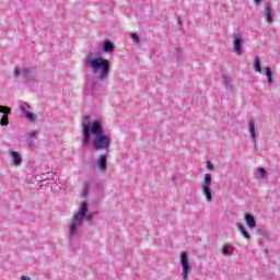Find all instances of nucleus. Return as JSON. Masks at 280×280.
I'll use <instances>...</instances> for the list:
<instances>
[{"mask_svg":"<svg viewBox=\"0 0 280 280\" xmlns=\"http://www.w3.org/2000/svg\"><path fill=\"white\" fill-rule=\"evenodd\" d=\"M24 117L31 121L32 124H34V121H36V115H34V113L27 110L24 113Z\"/></svg>","mask_w":280,"mask_h":280,"instance_id":"obj_18","label":"nucleus"},{"mask_svg":"<svg viewBox=\"0 0 280 280\" xmlns=\"http://www.w3.org/2000/svg\"><path fill=\"white\" fill-rule=\"evenodd\" d=\"M22 280H32V279L27 276H22Z\"/></svg>","mask_w":280,"mask_h":280,"instance_id":"obj_31","label":"nucleus"},{"mask_svg":"<svg viewBox=\"0 0 280 280\" xmlns=\"http://www.w3.org/2000/svg\"><path fill=\"white\" fill-rule=\"evenodd\" d=\"M85 67H91L93 69L94 73L100 72V80H106L108 78V71H110V63H108V60L98 57V58H93L86 57L85 58Z\"/></svg>","mask_w":280,"mask_h":280,"instance_id":"obj_3","label":"nucleus"},{"mask_svg":"<svg viewBox=\"0 0 280 280\" xmlns=\"http://www.w3.org/2000/svg\"><path fill=\"white\" fill-rule=\"evenodd\" d=\"M89 202L83 201L79 211L73 215L69 224V238L73 240L80 233V229H82V224H84V220L91 222L93 220V215L89 214Z\"/></svg>","mask_w":280,"mask_h":280,"instance_id":"obj_2","label":"nucleus"},{"mask_svg":"<svg viewBox=\"0 0 280 280\" xmlns=\"http://www.w3.org/2000/svg\"><path fill=\"white\" fill-rule=\"evenodd\" d=\"M36 137H38V133L36 131H31L28 135V138H31V139H34Z\"/></svg>","mask_w":280,"mask_h":280,"instance_id":"obj_27","label":"nucleus"},{"mask_svg":"<svg viewBox=\"0 0 280 280\" xmlns=\"http://www.w3.org/2000/svg\"><path fill=\"white\" fill-rule=\"evenodd\" d=\"M258 174L260 175V178H266V174H267L266 168L259 167Z\"/></svg>","mask_w":280,"mask_h":280,"instance_id":"obj_24","label":"nucleus"},{"mask_svg":"<svg viewBox=\"0 0 280 280\" xmlns=\"http://www.w3.org/2000/svg\"><path fill=\"white\" fill-rule=\"evenodd\" d=\"M229 253H233V246L231 244H225L222 248V255H224V257H226V255H229Z\"/></svg>","mask_w":280,"mask_h":280,"instance_id":"obj_19","label":"nucleus"},{"mask_svg":"<svg viewBox=\"0 0 280 280\" xmlns=\"http://www.w3.org/2000/svg\"><path fill=\"white\" fill-rule=\"evenodd\" d=\"M19 75H22V71L19 70V68H15V69H14V77H15V78H19Z\"/></svg>","mask_w":280,"mask_h":280,"instance_id":"obj_26","label":"nucleus"},{"mask_svg":"<svg viewBox=\"0 0 280 280\" xmlns=\"http://www.w3.org/2000/svg\"><path fill=\"white\" fill-rule=\"evenodd\" d=\"M245 222L249 229H255V226H257V221H255V217L253 214H246Z\"/></svg>","mask_w":280,"mask_h":280,"instance_id":"obj_10","label":"nucleus"},{"mask_svg":"<svg viewBox=\"0 0 280 280\" xmlns=\"http://www.w3.org/2000/svg\"><path fill=\"white\" fill-rule=\"evenodd\" d=\"M12 164L15 167H21V165H23V158L21 156V153L19 151H10L9 152Z\"/></svg>","mask_w":280,"mask_h":280,"instance_id":"obj_6","label":"nucleus"},{"mask_svg":"<svg viewBox=\"0 0 280 280\" xmlns=\"http://www.w3.org/2000/svg\"><path fill=\"white\" fill-rule=\"evenodd\" d=\"M255 5H259L261 3V0H254Z\"/></svg>","mask_w":280,"mask_h":280,"instance_id":"obj_30","label":"nucleus"},{"mask_svg":"<svg viewBox=\"0 0 280 280\" xmlns=\"http://www.w3.org/2000/svg\"><path fill=\"white\" fill-rule=\"evenodd\" d=\"M22 78H24V80H31V78H34V72L30 69H23Z\"/></svg>","mask_w":280,"mask_h":280,"instance_id":"obj_17","label":"nucleus"},{"mask_svg":"<svg viewBox=\"0 0 280 280\" xmlns=\"http://www.w3.org/2000/svg\"><path fill=\"white\" fill-rule=\"evenodd\" d=\"M264 16H265L267 23H272V21H273V18H272V9H271L269 5H267V7L265 8Z\"/></svg>","mask_w":280,"mask_h":280,"instance_id":"obj_11","label":"nucleus"},{"mask_svg":"<svg viewBox=\"0 0 280 280\" xmlns=\"http://www.w3.org/2000/svg\"><path fill=\"white\" fill-rule=\"evenodd\" d=\"M131 38H132L133 43H139V40H140L139 35L137 33L131 34Z\"/></svg>","mask_w":280,"mask_h":280,"instance_id":"obj_25","label":"nucleus"},{"mask_svg":"<svg viewBox=\"0 0 280 280\" xmlns=\"http://www.w3.org/2000/svg\"><path fill=\"white\" fill-rule=\"evenodd\" d=\"M19 106H20V110L24 114V113H27L28 108H30V105L24 102V101H20L19 103Z\"/></svg>","mask_w":280,"mask_h":280,"instance_id":"obj_21","label":"nucleus"},{"mask_svg":"<svg viewBox=\"0 0 280 280\" xmlns=\"http://www.w3.org/2000/svg\"><path fill=\"white\" fill-rule=\"evenodd\" d=\"M179 257H180V266L183 270L182 272L183 279L187 280L189 279V270H191V266L189 265V257L185 252H183Z\"/></svg>","mask_w":280,"mask_h":280,"instance_id":"obj_5","label":"nucleus"},{"mask_svg":"<svg viewBox=\"0 0 280 280\" xmlns=\"http://www.w3.org/2000/svg\"><path fill=\"white\" fill-rule=\"evenodd\" d=\"M237 230L240 231L241 235L245 237V240L250 241V234L246 231V228L242 224H237Z\"/></svg>","mask_w":280,"mask_h":280,"instance_id":"obj_15","label":"nucleus"},{"mask_svg":"<svg viewBox=\"0 0 280 280\" xmlns=\"http://www.w3.org/2000/svg\"><path fill=\"white\" fill-rule=\"evenodd\" d=\"M222 80H223L225 90L229 91V93H233L235 91V88L233 86V79L226 74H223Z\"/></svg>","mask_w":280,"mask_h":280,"instance_id":"obj_8","label":"nucleus"},{"mask_svg":"<svg viewBox=\"0 0 280 280\" xmlns=\"http://www.w3.org/2000/svg\"><path fill=\"white\" fill-rule=\"evenodd\" d=\"M0 113H2V115H11L12 108L4 105H0Z\"/></svg>","mask_w":280,"mask_h":280,"instance_id":"obj_22","label":"nucleus"},{"mask_svg":"<svg viewBox=\"0 0 280 280\" xmlns=\"http://www.w3.org/2000/svg\"><path fill=\"white\" fill-rule=\"evenodd\" d=\"M47 174V176H49V174H51V173H46Z\"/></svg>","mask_w":280,"mask_h":280,"instance_id":"obj_32","label":"nucleus"},{"mask_svg":"<svg viewBox=\"0 0 280 280\" xmlns=\"http://www.w3.org/2000/svg\"><path fill=\"white\" fill-rule=\"evenodd\" d=\"M26 142L28 143V145H34V138H27Z\"/></svg>","mask_w":280,"mask_h":280,"instance_id":"obj_29","label":"nucleus"},{"mask_svg":"<svg viewBox=\"0 0 280 280\" xmlns=\"http://www.w3.org/2000/svg\"><path fill=\"white\" fill-rule=\"evenodd\" d=\"M206 167H207L208 170H211V171L214 170V166H213V164H211V161H207Z\"/></svg>","mask_w":280,"mask_h":280,"instance_id":"obj_28","label":"nucleus"},{"mask_svg":"<svg viewBox=\"0 0 280 280\" xmlns=\"http://www.w3.org/2000/svg\"><path fill=\"white\" fill-rule=\"evenodd\" d=\"M234 51L237 56H242V35H234Z\"/></svg>","mask_w":280,"mask_h":280,"instance_id":"obj_9","label":"nucleus"},{"mask_svg":"<svg viewBox=\"0 0 280 280\" xmlns=\"http://www.w3.org/2000/svg\"><path fill=\"white\" fill-rule=\"evenodd\" d=\"M100 86H102V83H100L97 81L89 80V82H88V90L91 91L92 93L97 91L100 89Z\"/></svg>","mask_w":280,"mask_h":280,"instance_id":"obj_12","label":"nucleus"},{"mask_svg":"<svg viewBox=\"0 0 280 280\" xmlns=\"http://www.w3.org/2000/svg\"><path fill=\"white\" fill-rule=\"evenodd\" d=\"M265 73L267 75V82L269 84H272V70L270 69V67L265 68Z\"/></svg>","mask_w":280,"mask_h":280,"instance_id":"obj_20","label":"nucleus"},{"mask_svg":"<svg viewBox=\"0 0 280 280\" xmlns=\"http://www.w3.org/2000/svg\"><path fill=\"white\" fill-rule=\"evenodd\" d=\"M211 183H213V177L211 176V174L206 173L203 182L201 184V191L207 202H211V200H213V192L211 191Z\"/></svg>","mask_w":280,"mask_h":280,"instance_id":"obj_4","label":"nucleus"},{"mask_svg":"<svg viewBox=\"0 0 280 280\" xmlns=\"http://www.w3.org/2000/svg\"><path fill=\"white\" fill-rule=\"evenodd\" d=\"M249 136L254 143H257V139L255 138V120H249Z\"/></svg>","mask_w":280,"mask_h":280,"instance_id":"obj_16","label":"nucleus"},{"mask_svg":"<svg viewBox=\"0 0 280 280\" xmlns=\"http://www.w3.org/2000/svg\"><path fill=\"white\" fill-rule=\"evenodd\" d=\"M91 135H94L93 140L94 150H108L113 139L110 136L104 133V126L100 120L89 121V116L83 117L82 143L89 145L91 143Z\"/></svg>","mask_w":280,"mask_h":280,"instance_id":"obj_1","label":"nucleus"},{"mask_svg":"<svg viewBox=\"0 0 280 280\" xmlns=\"http://www.w3.org/2000/svg\"><path fill=\"white\" fill-rule=\"evenodd\" d=\"M8 124H10V118L7 115L2 116L0 119V126H8Z\"/></svg>","mask_w":280,"mask_h":280,"instance_id":"obj_23","label":"nucleus"},{"mask_svg":"<svg viewBox=\"0 0 280 280\" xmlns=\"http://www.w3.org/2000/svg\"><path fill=\"white\" fill-rule=\"evenodd\" d=\"M108 159L106 154H102L96 160V167L100 170V172H106L107 168Z\"/></svg>","mask_w":280,"mask_h":280,"instance_id":"obj_7","label":"nucleus"},{"mask_svg":"<svg viewBox=\"0 0 280 280\" xmlns=\"http://www.w3.org/2000/svg\"><path fill=\"white\" fill-rule=\"evenodd\" d=\"M115 49V44H113V42L110 40H105L103 44V51H105L106 54H110V51H113Z\"/></svg>","mask_w":280,"mask_h":280,"instance_id":"obj_13","label":"nucleus"},{"mask_svg":"<svg viewBox=\"0 0 280 280\" xmlns=\"http://www.w3.org/2000/svg\"><path fill=\"white\" fill-rule=\"evenodd\" d=\"M254 69L255 71H257V73H261V59L259 58V56H256L254 58Z\"/></svg>","mask_w":280,"mask_h":280,"instance_id":"obj_14","label":"nucleus"}]
</instances>
